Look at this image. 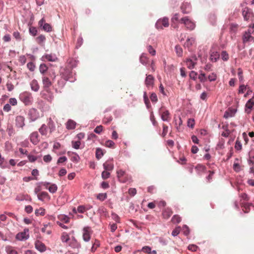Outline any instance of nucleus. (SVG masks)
<instances>
[{
	"label": "nucleus",
	"mask_w": 254,
	"mask_h": 254,
	"mask_svg": "<svg viewBox=\"0 0 254 254\" xmlns=\"http://www.w3.org/2000/svg\"><path fill=\"white\" fill-rule=\"evenodd\" d=\"M50 74L48 75H43L42 76V82L43 84V88L47 92H48L51 86L53 84V81L54 80L56 76L55 75L51 80L49 77Z\"/></svg>",
	"instance_id": "f257e3e1"
},
{
	"label": "nucleus",
	"mask_w": 254,
	"mask_h": 254,
	"mask_svg": "<svg viewBox=\"0 0 254 254\" xmlns=\"http://www.w3.org/2000/svg\"><path fill=\"white\" fill-rule=\"evenodd\" d=\"M117 174L118 180L121 183H125L131 179V176L127 174L125 171L122 169L118 170Z\"/></svg>",
	"instance_id": "f03ea898"
},
{
	"label": "nucleus",
	"mask_w": 254,
	"mask_h": 254,
	"mask_svg": "<svg viewBox=\"0 0 254 254\" xmlns=\"http://www.w3.org/2000/svg\"><path fill=\"white\" fill-rule=\"evenodd\" d=\"M180 23L184 24L186 28L189 30H192L195 27V23L190 20L188 16H185L180 19Z\"/></svg>",
	"instance_id": "7ed1b4c3"
},
{
	"label": "nucleus",
	"mask_w": 254,
	"mask_h": 254,
	"mask_svg": "<svg viewBox=\"0 0 254 254\" xmlns=\"http://www.w3.org/2000/svg\"><path fill=\"white\" fill-rule=\"evenodd\" d=\"M254 33V30L249 29L247 31H245L242 36V41L244 44L254 43V37L251 35L252 33Z\"/></svg>",
	"instance_id": "20e7f679"
},
{
	"label": "nucleus",
	"mask_w": 254,
	"mask_h": 254,
	"mask_svg": "<svg viewBox=\"0 0 254 254\" xmlns=\"http://www.w3.org/2000/svg\"><path fill=\"white\" fill-rule=\"evenodd\" d=\"M242 14L245 21H249L251 20L254 16L252 10L248 7L243 8Z\"/></svg>",
	"instance_id": "39448f33"
},
{
	"label": "nucleus",
	"mask_w": 254,
	"mask_h": 254,
	"mask_svg": "<svg viewBox=\"0 0 254 254\" xmlns=\"http://www.w3.org/2000/svg\"><path fill=\"white\" fill-rule=\"evenodd\" d=\"M21 101L25 105H29L32 103V96L31 93L24 92L20 95Z\"/></svg>",
	"instance_id": "423d86ee"
},
{
	"label": "nucleus",
	"mask_w": 254,
	"mask_h": 254,
	"mask_svg": "<svg viewBox=\"0 0 254 254\" xmlns=\"http://www.w3.org/2000/svg\"><path fill=\"white\" fill-rule=\"evenodd\" d=\"M92 231L90 227H85L82 230V238L83 240L88 242L91 239Z\"/></svg>",
	"instance_id": "0eeeda50"
},
{
	"label": "nucleus",
	"mask_w": 254,
	"mask_h": 254,
	"mask_svg": "<svg viewBox=\"0 0 254 254\" xmlns=\"http://www.w3.org/2000/svg\"><path fill=\"white\" fill-rule=\"evenodd\" d=\"M159 112L161 115V119L163 121L169 122L171 120V117L170 113L168 110L166 109L163 107H162L160 109Z\"/></svg>",
	"instance_id": "6e6552de"
},
{
	"label": "nucleus",
	"mask_w": 254,
	"mask_h": 254,
	"mask_svg": "<svg viewBox=\"0 0 254 254\" xmlns=\"http://www.w3.org/2000/svg\"><path fill=\"white\" fill-rule=\"evenodd\" d=\"M169 19L168 18L164 17L163 19H159L156 23V27L157 29H163V26L167 27L169 26Z\"/></svg>",
	"instance_id": "1a4fd4ad"
},
{
	"label": "nucleus",
	"mask_w": 254,
	"mask_h": 254,
	"mask_svg": "<svg viewBox=\"0 0 254 254\" xmlns=\"http://www.w3.org/2000/svg\"><path fill=\"white\" fill-rule=\"evenodd\" d=\"M29 230L25 229L23 232L18 233L16 236V239L19 241H23L29 238Z\"/></svg>",
	"instance_id": "9d476101"
},
{
	"label": "nucleus",
	"mask_w": 254,
	"mask_h": 254,
	"mask_svg": "<svg viewBox=\"0 0 254 254\" xmlns=\"http://www.w3.org/2000/svg\"><path fill=\"white\" fill-rule=\"evenodd\" d=\"M197 58L193 56L191 58L187 59L186 61L187 67L190 69H193L196 64Z\"/></svg>",
	"instance_id": "9b49d317"
},
{
	"label": "nucleus",
	"mask_w": 254,
	"mask_h": 254,
	"mask_svg": "<svg viewBox=\"0 0 254 254\" xmlns=\"http://www.w3.org/2000/svg\"><path fill=\"white\" fill-rule=\"evenodd\" d=\"M155 79L152 75H146L145 80V84L148 88H152L154 84Z\"/></svg>",
	"instance_id": "f8f14e48"
},
{
	"label": "nucleus",
	"mask_w": 254,
	"mask_h": 254,
	"mask_svg": "<svg viewBox=\"0 0 254 254\" xmlns=\"http://www.w3.org/2000/svg\"><path fill=\"white\" fill-rule=\"evenodd\" d=\"M30 140L33 144H37L40 141L38 133L37 131L32 132L30 135Z\"/></svg>",
	"instance_id": "ddd939ff"
},
{
	"label": "nucleus",
	"mask_w": 254,
	"mask_h": 254,
	"mask_svg": "<svg viewBox=\"0 0 254 254\" xmlns=\"http://www.w3.org/2000/svg\"><path fill=\"white\" fill-rule=\"evenodd\" d=\"M181 9L184 14L189 13L191 11V5L190 3L184 2L181 6Z\"/></svg>",
	"instance_id": "4468645a"
},
{
	"label": "nucleus",
	"mask_w": 254,
	"mask_h": 254,
	"mask_svg": "<svg viewBox=\"0 0 254 254\" xmlns=\"http://www.w3.org/2000/svg\"><path fill=\"white\" fill-rule=\"evenodd\" d=\"M103 167L105 170L108 171H111L114 169V165L113 162V160H109L106 161L103 164Z\"/></svg>",
	"instance_id": "2eb2a0df"
},
{
	"label": "nucleus",
	"mask_w": 254,
	"mask_h": 254,
	"mask_svg": "<svg viewBox=\"0 0 254 254\" xmlns=\"http://www.w3.org/2000/svg\"><path fill=\"white\" fill-rule=\"evenodd\" d=\"M24 118L22 116H18L15 119V125L17 127H22L24 125Z\"/></svg>",
	"instance_id": "dca6fc26"
},
{
	"label": "nucleus",
	"mask_w": 254,
	"mask_h": 254,
	"mask_svg": "<svg viewBox=\"0 0 254 254\" xmlns=\"http://www.w3.org/2000/svg\"><path fill=\"white\" fill-rule=\"evenodd\" d=\"M35 246L36 249L40 252H44L46 250V247L45 244L39 241L35 242Z\"/></svg>",
	"instance_id": "f3484780"
},
{
	"label": "nucleus",
	"mask_w": 254,
	"mask_h": 254,
	"mask_svg": "<svg viewBox=\"0 0 254 254\" xmlns=\"http://www.w3.org/2000/svg\"><path fill=\"white\" fill-rule=\"evenodd\" d=\"M173 214V211L170 208H166L162 211V215L164 219H168Z\"/></svg>",
	"instance_id": "a211bd4d"
},
{
	"label": "nucleus",
	"mask_w": 254,
	"mask_h": 254,
	"mask_svg": "<svg viewBox=\"0 0 254 254\" xmlns=\"http://www.w3.org/2000/svg\"><path fill=\"white\" fill-rule=\"evenodd\" d=\"M220 55L218 52L211 51L210 54V60L212 62H216L219 59Z\"/></svg>",
	"instance_id": "6ab92c4d"
},
{
	"label": "nucleus",
	"mask_w": 254,
	"mask_h": 254,
	"mask_svg": "<svg viewBox=\"0 0 254 254\" xmlns=\"http://www.w3.org/2000/svg\"><path fill=\"white\" fill-rule=\"evenodd\" d=\"M254 105V101L252 99H250V100H249L246 104V109H245L246 112H247L248 114H250Z\"/></svg>",
	"instance_id": "aec40b11"
},
{
	"label": "nucleus",
	"mask_w": 254,
	"mask_h": 254,
	"mask_svg": "<svg viewBox=\"0 0 254 254\" xmlns=\"http://www.w3.org/2000/svg\"><path fill=\"white\" fill-rule=\"evenodd\" d=\"M67 155L71 157V160L72 162L75 163H77L79 162L80 157L76 153L73 152H68Z\"/></svg>",
	"instance_id": "412c9836"
},
{
	"label": "nucleus",
	"mask_w": 254,
	"mask_h": 254,
	"mask_svg": "<svg viewBox=\"0 0 254 254\" xmlns=\"http://www.w3.org/2000/svg\"><path fill=\"white\" fill-rule=\"evenodd\" d=\"M30 87L31 89L35 92H37L39 90L40 88L39 84L36 79H33L30 82Z\"/></svg>",
	"instance_id": "4be33fe9"
},
{
	"label": "nucleus",
	"mask_w": 254,
	"mask_h": 254,
	"mask_svg": "<svg viewBox=\"0 0 254 254\" xmlns=\"http://www.w3.org/2000/svg\"><path fill=\"white\" fill-rule=\"evenodd\" d=\"M239 25L237 23H231L230 24V32L231 34H236L239 28Z\"/></svg>",
	"instance_id": "5701e85b"
},
{
	"label": "nucleus",
	"mask_w": 254,
	"mask_h": 254,
	"mask_svg": "<svg viewBox=\"0 0 254 254\" xmlns=\"http://www.w3.org/2000/svg\"><path fill=\"white\" fill-rule=\"evenodd\" d=\"M61 240L63 243L68 244V242L70 240L69 235L66 232H63L61 235Z\"/></svg>",
	"instance_id": "b1692460"
},
{
	"label": "nucleus",
	"mask_w": 254,
	"mask_h": 254,
	"mask_svg": "<svg viewBox=\"0 0 254 254\" xmlns=\"http://www.w3.org/2000/svg\"><path fill=\"white\" fill-rule=\"evenodd\" d=\"M195 43V39L193 38H188L185 43L184 46L189 49Z\"/></svg>",
	"instance_id": "393cba45"
},
{
	"label": "nucleus",
	"mask_w": 254,
	"mask_h": 254,
	"mask_svg": "<svg viewBox=\"0 0 254 254\" xmlns=\"http://www.w3.org/2000/svg\"><path fill=\"white\" fill-rule=\"evenodd\" d=\"M37 197L39 200H41L42 201H43L44 199L46 198H50L48 193L45 191H42L39 193L37 194Z\"/></svg>",
	"instance_id": "a878e982"
},
{
	"label": "nucleus",
	"mask_w": 254,
	"mask_h": 254,
	"mask_svg": "<svg viewBox=\"0 0 254 254\" xmlns=\"http://www.w3.org/2000/svg\"><path fill=\"white\" fill-rule=\"evenodd\" d=\"M29 115L30 116V119L32 121H35L38 118V116L37 115V111L34 109L30 110Z\"/></svg>",
	"instance_id": "bb28decb"
},
{
	"label": "nucleus",
	"mask_w": 254,
	"mask_h": 254,
	"mask_svg": "<svg viewBox=\"0 0 254 254\" xmlns=\"http://www.w3.org/2000/svg\"><path fill=\"white\" fill-rule=\"evenodd\" d=\"M7 254H18L16 250L12 246H7L5 247Z\"/></svg>",
	"instance_id": "cd10ccee"
},
{
	"label": "nucleus",
	"mask_w": 254,
	"mask_h": 254,
	"mask_svg": "<svg viewBox=\"0 0 254 254\" xmlns=\"http://www.w3.org/2000/svg\"><path fill=\"white\" fill-rule=\"evenodd\" d=\"M75 126L76 123L71 120H69L66 124V127L68 129H74L75 127Z\"/></svg>",
	"instance_id": "c85d7f7f"
},
{
	"label": "nucleus",
	"mask_w": 254,
	"mask_h": 254,
	"mask_svg": "<svg viewBox=\"0 0 254 254\" xmlns=\"http://www.w3.org/2000/svg\"><path fill=\"white\" fill-rule=\"evenodd\" d=\"M48 67L45 64H41L39 66V71L43 75H48L47 73L48 70Z\"/></svg>",
	"instance_id": "c756f323"
},
{
	"label": "nucleus",
	"mask_w": 254,
	"mask_h": 254,
	"mask_svg": "<svg viewBox=\"0 0 254 254\" xmlns=\"http://www.w3.org/2000/svg\"><path fill=\"white\" fill-rule=\"evenodd\" d=\"M90 208L91 207L89 206H85L84 205H79L77 208V211L78 213H83L86 210L90 209Z\"/></svg>",
	"instance_id": "7c9ffc66"
},
{
	"label": "nucleus",
	"mask_w": 254,
	"mask_h": 254,
	"mask_svg": "<svg viewBox=\"0 0 254 254\" xmlns=\"http://www.w3.org/2000/svg\"><path fill=\"white\" fill-rule=\"evenodd\" d=\"M39 131L42 135L46 136L48 132L47 126L45 124L42 125L39 129Z\"/></svg>",
	"instance_id": "2f4dec72"
},
{
	"label": "nucleus",
	"mask_w": 254,
	"mask_h": 254,
	"mask_svg": "<svg viewBox=\"0 0 254 254\" xmlns=\"http://www.w3.org/2000/svg\"><path fill=\"white\" fill-rule=\"evenodd\" d=\"M195 169L196 170L198 174H200L202 172H205L206 170V168L205 166L202 164H197L195 166Z\"/></svg>",
	"instance_id": "473e14b6"
},
{
	"label": "nucleus",
	"mask_w": 254,
	"mask_h": 254,
	"mask_svg": "<svg viewBox=\"0 0 254 254\" xmlns=\"http://www.w3.org/2000/svg\"><path fill=\"white\" fill-rule=\"evenodd\" d=\"M236 161H238V159L236 158L235 159V161L233 164V168L235 171L239 172L242 170V167L240 166L239 163L236 162Z\"/></svg>",
	"instance_id": "72a5a7b5"
},
{
	"label": "nucleus",
	"mask_w": 254,
	"mask_h": 254,
	"mask_svg": "<svg viewBox=\"0 0 254 254\" xmlns=\"http://www.w3.org/2000/svg\"><path fill=\"white\" fill-rule=\"evenodd\" d=\"M45 59L50 62H55L58 60V58L55 55L47 54L45 56Z\"/></svg>",
	"instance_id": "f704fd0d"
},
{
	"label": "nucleus",
	"mask_w": 254,
	"mask_h": 254,
	"mask_svg": "<svg viewBox=\"0 0 254 254\" xmlns=\"http://www.w3.org/2000/svg\"><path fill=\"white\" fill-rule=\"evenodd\" d=\"M100 246V243L99 240L95 239L94 242L92 245L91 251L92 252H95L97 249Z\"/></svg>",
	"instance_id": "c9c22d12"
},
{
	"label": "nucleus",
	"mask_w": 254,
	"mask_h": 254,
	"mask_svg": "<svg viewBox=\"0 0 254 254\" xmlns=\"http://www.w3.org/2000/svg\"><path fill=\"white\" fill-rule=\"evenodd\" d=\"M251 205L247 203H242V207L243 208V210L245 213H248L250 211V206Z\"/></svg>",
	"instance_id": "e433bc0d"
},
{
	"label": "nucleus",
	"mask_w": 254,
	"mask_h": 254,
	"mask_svg": "<svg viewBox=\"0 0 254 254\" xmlns=\"http://www.w3.org/2000/svg\"><path fill=\"white\" fill-rule=\"evenodd\" d=\"M198 79L201 82H205L207 80V78L205 74L202 71H200V74L198 75Z\"/></svg>",
	"instance_id": "4c0bfd02"
},
{
	"label": "nucleus",
	"mask_w": 254,
	"mask_h": 254,
	"mask_svg": "<svg viewBox=\"0 0 254 254\" xmlns=\"http://www.w3.org/2000/svg\"><path fill=\"white\" fill-rule=\"evenodd\" d=\"M148 59L145 54H142L140 57V62L143 64H146L148 63Z\"/></svg>",
	"instance_id": "58836bf2"
},
{
	"label": "nucleus",
	"mask_w": 254,
	"mask_h": 254,
	"mask_svg": "<svg viewBox=\"0 0 254 254\" xmlns=\"http://www.w3.org/2000/svg\"><path fill=\"white\" fill-rule=\"evenodd\" d=\"M46 40L45 36L43 35H40L36 38L37 42L41 45H43V43Z\"/></svg>",
	"instance_id": "ea45409f"
},
{
	"label": "nucleus",
	"mask_w": 254,
	"mask_h": 254,
	"mask_svg": "<svg viewBox=\"0 0 254 254\" xmlns=\"http://www.w3.org/2000/svg\"><path fill=\"white\" fill-rule=\"evenodd\" d=\"M81 144V141L78 140L76 141L73 140L71 141L72 146L75 149H79Z\"/></svg>",
	"instance_id": "a19ab883"
},
{
	"label": "nucleus",
	"mask_w": 254,
	"mask_h": 254,
	"mask_svg": "<svg viewBox=\"0 0 254 254\" xmlns=\"http://www.w3.org/2000/svg\"><path fill=\"white\" fill-rule=\"evenodd\" d=\"M181 218L178 215H175L173 216L171 221L173 223H179L181 221Z\"/></svg>",
	"instance_id": "79ce46f5"
},
{
	"label": "nucleus",
	"mask_w": 254,
	"mask_h": 254,
	"mask_svg": "<svg viewBox=\"0 0 254 254\" xmlns=\"http://www.w3.org/2000/svg\"><path fill=\"white\" fill-rule=\"evenodd\" d=\"M217 76L216 74L214 72H212L210 73L207 78L209 81L211 82L215 81L217 79Z\"/></svg>",
	"instance_id": "37998d69"
},
{
	"label": "nucleus",
	"mask_w": 254,
	"mask_h": 254,
	"mask_svg": "<svg viewBox=\"0 0 254 254\" xmlns=\"http://www.w3.org/2000/svg\"><path fill=\"white\" fill-rule=\"evenodd\" d=\"M43 29L48 32H51L52 31V27L50 24L48 23H44L43 26L42 27Z\"/></svg>",
	"instance_id": "c03bdc74"
},
{
	"label": "nucleus",
	"mask_w": 254,
	"mask_h": 254,
	"mask_svg": "<svg viewBox=\"0 0 254 254\" xmlns=\"http://www.w3.org/2000/svg\"><path fill=\"white\" fill-rule=\"evenodd\" d=\"M59 219L64 222L65 223H68L69 222V218L65 215H61L59 216Z\"/></svg>",
	"instance_id": "a18cd8bd"
},
{
	"label": "nucleus",
	"mask_w": 254,
	"mask_h": 254,
	"mask_svg": "<svg viewBox=\"0 0 254 254\" xmlns=\"http://www.w3.org/2000/svg\"><path fill=\"white\" fill-rule=\"evenodd\" d=\"M58 187L56 184H52L48 188V190L51 193H55L57 191Z\"/></svg>",
	"instance_id": "49530a36"
},
{
	"label": "nucleus",
	"mask_w": 254,
	"mask_h": 254,
	"mask_svg": "<svg viewBox=\"0 0 254 254\" xmlns=\"http://www.w3.org/2000/svg\"><path fill=\"white\" fill-rule=\"evenodd\" d=\"M221 56L222 59L224 61H227L228 60L229 58V54L227 53V52L225 51H223L221 52Z\"/></svg>",
	"instance_id": "de8ad7c7"
},
{
	"label": "nucleus",
	"mask_w": 254,
	"mask_h": 254,
	"mask_svg": "<svg viewBox=\"0 0 254 254\" xmlns=\"http://www.w3.org/2000/svg\"><path fill=\"white\" fill-rule=\"evenodd\" d=\"M35 214L36 215L44 216L45 214V209L41 207L39 209H36L35 211Z\"/></svg>",
	"instance_id": "09e8293b"
},
{
	"label": "nucleus",
	"mask_w": 254,
	"mask_h": 254,
	"mask_svg": "<svg viewBox=\"0 0 254 254\" xmlns=\"http://www.w3.org/2000/svg\"><path fill=\"white\" fill-rule=\"evenodd\" d=\"M103 155V152L101 149L97 148L96 151V157L98 159H100Z\"/></svg>",
	"instance_id": "8fccbe9b"
},
{
	"label": "nucleus",
	"mask_w": 254,
	"mask_h": 254,
	"mask_svg": "<svg viewBox=\"0 0 254 254\" xmlns=\"http://www.w3.org/2000/svg\"><path fill=\"white\" fill-rule=\"evenodd\" d=\"M147 49L151 55L154 56L156 55L155 50L151 45L147 46Z\"/></svg>",
	"instance_id": "3c124183"
},
{
	"label": "nucleus",
	"mask_w": 254,
	"mask_h": 254,
	"mask_svg": "<svg viewBox=\"0 0 254 254\" xmlns=\"http://www.w3.org/2000/svg\"><path fill=\"white\" fill-rule=\"evenodd\" d=\"M235 148L238 150H241L242 149V145L241 141L239 139V138H238L236 140Z\"/></svg>",
	"instance_id": "603ef678"
},
{
	"label": "nucleus",
	"mask_w": 254,
	"mask_h": 254,
	"mask_svg": "<svg viewBox=\"0 0 254 254\" xmlns=\"http://www.w3.org/2000/svg\"><path fill=\"white\" fill-rule=\"evenodd\" d=\"M101 176H102V178L103 179L106 180L110 177V173L109 172V171L105 170L102 172Z\"/></svg>",
	"instance_id": "864d4df0"
},
{
	"label": "nucleus",
	"mask_w": 254,
	"mask_h": 254,
	"mask_svg": "<svg viewBox=\"0 0 254 254\" xmlns=\"http://www.w3.org/2000/svg\"><path fill=\"white\" fill-rule=\"evenodd\" d=\"M107 195L106 193H99L97 196V198L101 201H103L107 198Z\"/></svg>",
	"instance_id": "5fc2aeb1"
},
{
	"label": "nucleus",
	"mask_w": 254,
	"mask_h": 254,
	"mask_svg": "<svg viewBox=\"0 0 254 254\" xmlns=\"http://www.w3.org/2000/svg\"><path fill=\"white\" fill-rule=\"evenodd\" d=\"M247 89V86H246L244 84L240 85L239 90H238V93L239 94L244 93L246 91Z\"/></svg>",
	"instance_id": "6e6d98bb"
},
{
	"label": "nucleus",
	"mask_w": 254,
	"mask_h": 254,
	"mask_svg": "<svg viewBox=\"0 0 254 254\" xmlns=\"http://www.w3.org/2000/svg\"><path fill=\"white\" fill-rule=\"evenodd\" d=\"M150 98L152 102L156 103L158 101V98L157 95L155 93H152L150 96Z\"/></svg>",
	"instance_id": "4d7b16f0"
},
{
	"label": "nucleus",
	"mask_w": 254,
	"mask_h": 254,
	"mask_svg": "<svg viewBox=\"0 0 254 254\" xmlns=\"http://www.w3.org/2000/svg\"><path fill=\"white\" fill-rule=\"evenodd\" d=\"M27 67L31 71H33L35 68V65L33 62H29L27 64Z\"/></svg>",
	"instance_id": "13d9d810"
},
{
	"label": "nucleus",
	"mask_w": 254,
	"mask_h": 254,
	"mask_svg": "<svg viewBox=\"0 0 254 254\" xmlns=\"http://www.w3.org/2000/svg\"><path fill=\"white\" fill-rule=\"evenodd\" d=\"M195 122L193 119H189L188 120L187 124L189 127L193 128L194 126Z\"/></svg>",
	"instance_id": "bf43d9fd"
},
{
	"label": "nucleus",
	"mask_w": 254,
	"mask_h": 254,
	"mask_svg": "<svg viewBox=\"0 0 254 254\" xmlns=\"http://www.w3.org/2000/svg\"><path fill=\"white\" fill-rule=\"evenodd\" d=\"M19 62L22 64H24L26 62V58L25 56H20L18 59Z\"/></svg>",
	"instance_id": "052dcab7"
},
{
	"label": "nucleus",
	"mask_w": 254,
	"mask_h": 254,
	"mask_svg": "<svg viewBox=\"0 0 254 254\" xmlns=\"http://www.w3.org/2000/svg\"><path fill=\"white\" fill-rule=\"evenodd\" d=\"M180 227H176L174 230H173L172 235L174 237L177 236L180 233Z\"/></svg>",
	"instance_id": "680f3d73"
},
{
	"label": "nucleus",
	"mask_w": 254,
	"mask_h": 254,
	"mask_svg": "<svg viewBox=\"0 0 254 254\" xmlns=\"http://www.w3.org/2000/svg\"><path fill=\"white\" fill-rule=\"evenodd\" d=\"M151 248L149 246H144L142 248L141 251L145 253L150 254L151 253Z\"/></svg>",
	"instance_id": "e2e57ef3"
},
{
	"label": "nucleus",
	"mask_w": 254,
	"mask_h": 254,
	"mask_svg": "<svg viewBox=\"0 0 254 254\" xmlns=\"http://www.w3.org/2000/svg\"><path fill=\"white\" fill-rule=\"evenodd\" d=\"M115 143L111 140H108L105 142V146L108 147H114Z\"/></svg>",
	"instance_id": "0e129e2a"
},
{
	"label": "nucleus",
	"mask_w": 254,
	"mask_h": 254,
	"mask_svg": "<svg viewBox=\"0 0 254 254\" xmlns=\"http://www.w3.org/2000/svg\"><path fill=\"white\" fill-rule=\"evenodd\" d=\"M8 91H11L14 89V86L11 82L8 81L6 84Z\"/></svg>",
	"instance_id": "69168bd1"
},
{
	"label": "nucleus",
	"mask_w": 254,
	"mask_h": 254,
	"mask_svg": "<svg viewBox=\"0 0 254 254\" xmlns=\"http://www.w3.org/2000/svg\"><path fill=\"white\" fill-rule=\"evenodd\" d=\"M27 157L30 162H34L37 159V157L33 155L28 154L27 155Z\"/></svg>",
	"instance_id": "338daca9"
},
{
	"label": "nucleus",
	"mask_w": 254,
	"mask_h": 254,
	"mask_svg": "<svg viewBox=\"0 0 254 254\" xmlns=\"http://www.w3.org/2000/svg\"><path fill=\"white\" fill-rule=\"evenodd\" d=\"M29 32L33 36H35L37 33V30L34 27H30L29 28Z\"/></svg>",
	"instance_id": "774afa93"
}]
</instances>
